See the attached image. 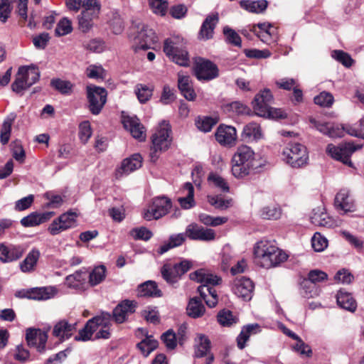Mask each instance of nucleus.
I'll return each instance as SVG.
<instances>
[{"label":"nucleus","instance_id":"nucleus-7","mask_svg":"<svg viewBox=\"0 0 364 364\" xmlns=\"http://www.w3.org/2000/svg\"><path fill=\"white\" fill-rule=\"evenodd\" d=\"M138 306V303L134 300L124 299L118 303L112 313L102 311L100 314H108V321L105 322V328L111 326V321L117 324H122L127 321L130 315L133 314Z\"/></svg>","mask_w":364,"mask_h":364},{"label":"nucleus","instance_id":"nucleus-30","mask_svg":"<svg viewBox=\"0 0 364 364\" xmlns=\"http://www.w3.org/2000/svg\"><path fill=\"white\" fill-rule=\"evenodd\" d=\"M334 204L338 210L344 213L353 210L354 205L350 201L348 192L346 190H341L336 194Z\"/></svg>","mask_w":364,"mask_h":364},{"label":"nucleus","instance_id":"nucleus-21","mask_svg":"<svg viewBox=\"0 0 364 364\" xmlns=\"http://www.w3.org/2000/svg\"><path fill=\"white\" fill-rule=\"evenodd\" d=\"M191 280L201 283V285L207 287L216 286L222 282V278L216 274H213L204 269H199L189 274Z\"/></svg>","mask_w":364,"mask_h":364},{"label":"nucleus","instance_id":"nucleus-46","mask_svg":"<svg viewBox=\"0 0 364 364\" xmlns=\"http://www.w3.org/2000/svg\"><path fill=\"white\" fill-rule=\"evenodd\" d=\"M217 320L221 326L227 327H230L238 321V318L233 316L232 312L225 309L218 312Z\"/></svg>","mask_w":364,"mask_h":364},{"label":"nucleus","instance_id":"nucleus-4","mask_svg":"<svg viewBox=\"0 0 364 364\" xmlns=\"http://www.w3.org/2000/svg\"><path fill=\"white\" fill-rule=\"evenodd\" d=\"M272 101L273 96L269 89L257 94L252 102L255 113L259 117L276 119L287 118V114L283 109L270 107Z\"/></svg>","mask_w":364,"mask_h":364},{"label":"nucleus","instance_id":"nucleus-17","mask_svg":"<svg viewBox=\"0 0 364 364\" xmlns=\"http://www.w3.org/2000/svg\"><path fill=\"white\" fill-rule=\"evenodd\" d=\"M255 284L253 282L247 277L237 278L232 287V291L235 295L242 298L244 301L251 300Z\"/></svg>","mask_w":364,"mask_h":364},{"label":"nucleus","instance_id":"nucleus-24","mask_svg":"<svg viewBox=\"0 0 364 364\" xmlns=\"http://www.w3.org/2000/svg\"><path fill=\"white\" fill-rule=\"evenodd\" d=\"M178 88L181 95L188 101H194L196 93L193 89V82L188 75L178 74Z\"/></svg>","mask_w":364,"mask_h":364},{"label":"nucleus","instance_id":"nucleus-64","mask_svg":"<svg viewBox=\"0 0 364 364\" xmlns=\"http://www.w3.org/2000/svg\"><path fill=\"white\" fill-rule=\"evenodd\" d=\"M92 135V129L90 124L88 121H84L79 125L78 136L80 141L85 144L87 142Z\"/></svg>","mask_w":364,"mask_h":364},{"label":"nucleus","instance_id":"nucleus-2","mask_svg":"<svg viewBox=\"0 0 364 364\" xmlns=\"http://www.w3.org/2000/svg\"><path fill=\"white\" fill-rule=\"evenodd\" d=\"M254 255L256 262L266 269L279 265L288 259L283 250L267 240H261L255 245Z\"/></svg>","mask_w":364,"mask_h":364},{"label":"nucleus","instance_id":"nucleus-34","mask_svg":"<svg viewBox=\"0 0 364 364\" xmlns=\"http://www.w3.org/2000/svg\"><path fill=\"white\" fill-rule=\"evenodd\" d=\"M240 6L250 13L261 14L267 9L268 1L267 0H242L240 1Z\"/></svg>","mask_w":364,"mask_h":364},{"label":"nucleus","instance_id":"nucleus-54","mask_svg":"<svg viewBox=\"0 0 364 364\" xmlns=\"http://www.w3.org/2000/svg\"><path fill=\"white\" fill-rule=\"evenodd\" d=\"M208 181L224 193H228L230 191V187L225 180L217 173H210L208 176Z\"/></svg>","mask_w":364,"mask_h":364},{"label":"nucleus","instance_id":"nucleus-60","mask_svg":"<svg viewBox=\"0 0 364 364\" xmlns=\"http://www.w3.org/2000/svg\"><path fill=\"white\" fill-rule=\"evenodd\" d=\"M72 30L71 21L67 18H63L58 23L55 33L58 36H63L70 33Z\"/></svg>","mask_w":364,"mask_h":364},{"label":"nucleus","instance_id":"nucleus-29","mask_svg":"<svg viewBox=\"0 0 364 364\" xmlns=\"http://www.w3.org/2000/svg\"><path fill=\"white\" fill-rule=\"evenodd\" d=\"M188 238L186 232L172 234L168 237V241L161 245L157 250L159 255H163L169 250L181 246Z\"/></svg>","mask_w":364,"mask_h":364},{"label":"nucleus","instance_id":"nucleus-61","mask_svg":"<svg viewBox=\"0 0 364 364\" xmlns=\"http://www.w3.org/2000/svg\"><path fill=\"white\" fill-rule=\"evenodd\" d=\"M152 91L153 90L150 89L148 86L142 84H139L136 86V90H135V92L139 101L141 103H145L151 97Z\"/></svg>","mask_w":364,"mask_h":364},{"label":"nucleus","instance_id":"nucleus-1","mask_svg":"<svg viewBox=\"0 0 364 364\" xmlns=\"http://www.w3.org/2000/svg\"><path fill=\"white\" fill-rule=\"evenodd\" d=\"M232 173L237 178H242L252 171L261 168V164L255 158L254 151L248 146L237 147L232 158Z\"/></svg>","mask_w":364,"mask_h":364},{"label":"nucleus","instance_id":"nucleus-23","mask_svg":"<svg viewBox=\"0 0 364 364\" xmlns=\"http://www.w3.org/2000/svg\"><path fill=\"white\" fill-rule=\"evenodd\" d=\"M26 340L28 346L36 347L38 351H42L46 348V332L39 328H28Z\"/></svg>","mask_w":364,"mask_h":364},{"label":"nucleus","instance_id":"nucleus-13","mask_svg":"<svg viewBox=\"0 0 364 364\" xmlns=\"http://www.w3.org/2000/svg\"><path fill=\"white\" fill-rule=\"evenodd\" d=\"M194 75L200 81H210L219 76L218 65L210 60L200 58L194 65Z\"/></svg>","mask_w":364,"mask_h":364},{"label":"nucleus","instance_id":"nucleus-39","mask_svg":"<svg viewBox=\"0 0 364 364\" xmlns=\"http://www.w3.org/2000/svg\"><path fill=\"white\" fill-rule=\"evenodd\" d=\"M272 23L267 22L258 23L252 26L250 31L254 33L262 41L267 42L271 36Z\"/></svg>","mask_w":364,"mask_h":364},{"label":"nucleus","instance_id":"nucleus-38","mask_svg":"<svg viewBox=\"0 0 364 364\" xmlns=\"http://www.w3.org/2000/svg\"><path fill=\"white\" fill-rule=\"evenodd\" d=\"M176 270L173 264L165 263L161 268L162 278L169 284H176L181 279Z\"/></svg>","mask_w":364,"mask_h":364},{"label":"nucleus","instance_id":"nucleus-59","mask_svg":"<svg viewBox=\"0 0 364 364\" xmlns=\"http://www.w3.org/2000/svg\"><path fill=\"white\" fill-rule=\"evenodd\" d=\"M314 103L323 107H329L332 105L333 96L327 92H322L314 98Z\"/></svg>","mask_w":364,"mask_h":364},{"label":"nucleus","instance_id":"nucleus-15","mask_svg":"<svg viewBox=\"0 0 364 364\" xmlns=\"http://www.w3.org/2000/svg\"><path fill=\"white\" fill-rule=\"evenodd\" d=\"M77 215L73 212L62 214L58 219L53 221L48 228V230L53 235H58L75 226Z\"/></svg>","mask_w":364,"mask_h":364},{"label":"nucleus","instance_id":"nucleus-33","mask_svg":"<svg viewBox=\"0 0 364 364\" xmlns=\"http://www.w3.org/2000/svg\"><path fill=\"white\" fill-rule=\"evenodd\" d=\"M197 291L207 306L210 308H213L216 306L218 299L217 291L213 287L200 285L198 287Z\"/></svg>","mask_w":364,"mask_h":364},{"label":"nucleus","instance_id":"nucleus-47","mask_svg":"<svg viewBox=\"0 0 364 364\" xmlns=\"http://www.w3.org/2000/svg\"><path fill=\"white\" fill-rule=\"evenodd\" d=\"M97 17L90 14L88 11H82L78 16L79 29L83 33L88 32L93 26V19Z\"/></svg>","mask_w":364,"mask_h":364},{"label":"nucleus","instance_id":"nucleus-36","mask_svg":"<svg viewBox=\"0 0 364 364\" xmlns=\"http://www.w3.org/2000/svg\"><path fill=\"white\" fill-rule=\"evenodd\" d=\"M183 190L187 191V196L178 198V201L183 209H191L196 205L194 200V187L191 183L187 182L183 185Z\"/></svg>","mask_w":364,"mask_h":364},{"label":"nucleus","instance_id":"nucleus-25","mask_svg":"<svg viewBox=\"0 0 364 364\" xmlns=\"http://www.w3.org/2000/svg\"><path fill=\"white\" fill-rule=\"evenodd\" d=\"M223 111L230 117L239 115H251V109L240 101H234L222 105Z\"/></svg>","mask_w":364,"mask_h":364},{"label":"nucleus","instance_id":"nucleus-53","mask_svg":"<svg viewBox=\"0 0 364 364\" xmlns=\"http://www.w3.org/2000/svg\"><path fill=\"white\" fill-rule=\"evenodd\" d=\"M282 210L279 207L266 206L260 211V215L266 220H277L281 217Z\"/></svg>","mask_w":364,"mask_h":364},{"label":"nucleus","instance_id":"nucleus-26","mask_svg":"<svg viewBox=\"0 0 364 364\" xmlns=\"http://www.w3.org/2000/svg\"><path fill=\"white\" fill-rule=\"evenodd\" d=\"M337 304L341 309L354 312L357 309V302L352 294L344 289H341L336 294Z\"/></svg>","mask_w":364,"mask_h":364},{"label":"nucleus","instance_id":"nucleus-18","mask_svg":"<svg viewBox=\"0 0 364 364\" xmlns=\"http://www.w3.org/2000/svg\"><path fill=\"white\" fill-rule=\"evenodd\" d=\"M142 165V157L139 154H134L130 157L124 159L121 166L115 171V178L119 179L139 168Z\"/></svg>","mask_w":364,"mask_h":364},{"label":"nucleus","instance_id":"nucleus-6","mask_svg":"<svg viewBox=\"0 0 364 364\" xmlns=\"http://www.w3.org/2000/svg\"><path fill=\"white\" fill-rule=\"evenodd\" d=\"M171 126L168 121L159 123L155 132L152 134L150 157L153 161L158 159V153L166 151L169 149L172 141Z\"/></svg>","mask_w":364,"mask_h":364},{"label":"nucleus","instance_id":"nucleus-20","mask_svg":"<svg viewBox=\"0 0 364 364\" xmlns=\"http://www.w3.org/2000/svg\"><path fill=\"white\" fill-rule=\"evenodd\" d=\"M219 22L218 13H212L206 16L198 32V38L203 41L212 39L214 30Z\"/></svg>","mask_w":364,"mask_h":364},{"label":"nucleus","instance_id":"nucleus-63","mask_svg":"<svg viewBox=\"0 0 364 364\" xmlns=\"http://www.w3.org/2000/svg\"><path fill=\"white\" fill-rule=\"evenodd\" d=\"M149 6L154 14L164 16L168 8L166 0H149Z\"/></svg>","mask_w":364,"mask_h":364},{"label":"nucleus","instance_id":"nucleus-11","mask_svg":"<svg viewBox=\"0 0 364 364\" xmlns=\"http://www.w3.org/2000/svg\"><path fill=\"white\" fill-rule=\"evenodd\" d=\"M171 207V200L168 197H155L144 212V218L148 221L160 219L168 213Z\"/></svg>","mask_w":364,"mask_h":364},{"label":"nucleus","instance_id":"nucleus-55","mask_svg":"<svg viewBox=\"0 0 364 364\" xmlns=\"http://www.w3.org/2000/svg\"><path fill=\"white\" fill-rule=\"evenodd\" d=\"M130 235L134 240L148 241L152 237L153 233L148 228L145 227H140L133 228L130 231Z\"/></svg>","mask_w":364,"mask_h":364},{"label":"nucleus","instance_id":"nucleus-10","mask_svg":"<svg viewBox=\"0 0 364 364\" xmlns=\"http://www.w3.org/2000/svg\"><path fill=\"white\" fill-rule=\"evenodd\" d=\"M88 109L94 114H99L107 102V91L102 87L95 85L86 87Z\"/></svg>","mask_w":364,"mask_h":364},{"label":"nucleus","instance_id":"nucleus-49","mask_svg":"<svg viewBox=\"0 0 364 364\" xmlns=\"http://www.w3.org/2000/svg\"><path fill=\"white\" fill-rule=\"evenodd\" d=\"M223 33L227 43L239 48L242 47V39L234 29L226 26L223 28Z\"/></svg>","mask_w":364,"mask_h":364},{"label":"nucleus","instance_id":"nucleus-40","mask_svg":"<svg viewBox=\"0 0 364 364\" xmlns=\"http://www.w3.org/2000/svg\"><path fill=\"white\" fill-rule=\"evenodd\" d=\"M186 310L189 316L198 318L203 315L205 309L201 299L194 297L189 301Z\"/></svg>","mask_w":364,"mask_h":364},{"label":"nucleus","instance_id":"nucleus-8","mask_svg":"<svg viewBox=\"0 0 364 364\" xmlns=\"http://www.w3.org/2000/svg\"><path fill=\"white\" fill-rule=\"evenodd\" d=\"M362 147V144H354L353 142H347L338 146L328 144L326 152L334 160L342 162L349 167H353L350 157L355 151L360 149Z\"/></svg>","mask_w":364,"mask_h":364},{"label":"nucleus","instance_id":"nucleus-62","mask_svg":"<svg viewBox=\"0 0 364 364\" xmlns=\"http://www.w3.org/2000/svg\"><path fill=\"white\" fill-rule=\"evenodd\" d=\"M72 348L70 347L66 348L63 350L50 355L47 359V364H60L66 360L68 355L71 353Z\"/></svg>","mask_w":364,"mask_h":364},{"label":"nucleus","instance_id":"nucleus-42","mask_svg":"<svg viewBox=\"0 0 364 364\" xmlns=\"http://www.w3.org/2000/svg\"><path fill=\"white\" fill-rule=\"evenodd\" d=\"M262 136L260 126L255 122H250L246 124L242 131V137L247 140H257Z\"/></svg>","mask_w":364,"mask_h":364},{"label":"nucleus","instance_id":"nucleus-16","mask_svg":"<svg viewBox=\"0 0 364 364\" xmlns=\"http://www.w3.org/2000/svg\"><path fill=\"white\" fill-rule=\"evenodd\" d=\"M216 141L222 146H232L237 139L236 129L230 125L220 124L215 133Z\"/></svg>","mask_w":364,"mask_h":364},{"label":"nucleus","instance_id":"nucleus-28","mask_svg":"<svg viewBox=\"0 0 364 364\" xmlns=\"http://www.w3.org/2000/svg\"><path fill=\"white\" fill-rule=\"evenodd\" d=\"M138 296L141 297H161L162 291L159 289L156 282L148 280L138 286Z\"/></svg>","mask_w":364,"mask_h":364},{"label":"nucleus","instance_id":"nucleus-56","mask_svg":"<svg viewBox=\"0 0 364 364\" xmlns=\"http://www.w3.org/2000/svg\"><path fill=\"white\" fill-rule=\"evenodd\" d=\"M82 6L84 8L82 11H88L94 16H98L101 9V4L98 0H85Z\"/></svg>","mask_w":364,"mask_h":364},{"label":"nucleus","instance_id":"nucleus-32","mask_svg":"<svg viewBox=\"0 0 364 364\" xmlns=\"http://www.w3.org/2000/svg\"><path fill=\"white\" fill-rule=\"evenodd\" d=\"M260 326L258 323H252L244 326L237 337V346L239 349L245 348L246 342L249 340L252 333H257L259 331Z\"/></svg>","mask_w":364,"mask_h":364},{"label":"nucleus","instance_id":"nucleus-48","mask_svg":"<svg viewBox=\"0 0 364 364\" xmlns=\"http://www.w3.org/2000/svg\"><path fill=\"white\" fill-rule=\"evenodd\" d=\"M46 220L44 213L40 214L37 212H33L28 215L23 217L21 220V224L23 227H33L43 223Z\"/></svg>","mask_w":364,"mask_h":364},{"label":"nucleus","instance_id":"nucleus-44","mask_svg":"<svg viewBox=\"0 0 364 364\" xmlns=\"http://www.w3.org/2000/svg\"><path fill=\"white\" fill-rule=\"evenodd\" d=\"M39 255L38 250H32L30 252L24 260L20 264L21 270L23 272L32 271L38 259Z\"/></svg>","mask_w":364,"mask_h":364},{"label":"nucleus","instance_id":"nucleus-22","mask_svg":"<svg viewBox=\"0 0 364 364\" xmlns=\"http://www.w3.org/2000/svg\"><path fill=\"white\" fill-rule=\"evenodd\" d=\"M77 323H70L66 320L58 321L53 327V335L59 338L60 343L69 339L76 330Z\"/></svg>","mask_w":364,"mask_h":364},{"label":"nucleus","instance_id":"nucleus-5","mask_svg":"<svg viewBox=\"0 0 364 364\" xmlns=\"http://www.w3.org/2000/svg\"><path fill=\"white\" fill-rule=\"evenodd\" d=\"M129 38L132 41V47L135 52L151 49L157 42L154 31L141 23H133Z\"/></svg>","mask_w":364,"mask_h":364},{"label":"nucleus","instance_id":"nucleus-37","mask_svg":"<svg viewBox=\"0 0 364 364\" xmlns=\"http://www.w3.org/2000/svg\"><path fill=\"white\" fill-rule=\"evenodd\" d=\"M211 343L208 336L200 334L198 342L194 346V356L198 358L207 355L210 350Z\"/></svg>","mask_w":364,"mask_h":364},{"label":"nucleus","instance_id":"nucleus-41","mask_svg":"<svg viewBox=\"0 0 364 364\" xmlns=\"http://www.w3.org/2000/svg\"><path fill=\"white\" fill-rule=\"evenodd\" d=\"M50 87L63 95H70L73 89V84L68 80L53 78L50 80Z\"/></svg>","mask_w":364,"mask_h":364},{"label":"nucleus","instance_id":"nucleus-31","mask_svg":"<svg viewBox=\"0 0 364 364\" xmlns=\"http://www.w3.org/2000/svg\"><path fill=\"white\" fill-rule=\"evenodd\" d=\"M87 279V271L85 268L76 271L74 274L66 277L65 280L69 288L81 289Z\"/></svg>","mask_w":364,"mask_h":364},{"label":"nucleus","instance_id":"nucleus-52","mask_svg":"<svg viewBox=\"0 0 364 364\" xmlns=\"http://www.w3.org/2000/svg\"><path fill=\"white\" fill-rule=\"evenodd\" d=\"M331 57L346 68H350L354 62L348 53L341 50H333L331 52Z\"/></svg>","mask_w":364,"mask_h":364},{"label":"nucleus","instance_id":"nucleus-45","mask_svg":"<svg viewBox=\"0 0 364 364\" xmlns=\"http://www.w3.org/2000/svg\"><path fill=\"white\" fill-rule=\"evenodd\" d=\"M18 70H23L22 75H23L25 80L28 82L30 86L33 85L39 79V70L34 65L22 66L20 67Z\"/></svg>","mask_w":364,"mask_h":364},{"label":"nucleus","instance_id":"nucleus-58","mask_svg":"<svg viewBox=\"0 0 364 364\" xmlns=\"http://www.w3.org/2000/svg\"><path fill=\"white\" fill-rule=\"evenodd\" d=\"M86 75L90 79L104 80L105 70L101 65H91L87 68Z\"/></svg>","mask_w":364,"mask_h":364},{"label":"nucleus","instance_id":"nucleus-27","mask_svg":"<svg viewBox=\"0 0 364 364\" xmlns=\"http://www.w3.org/2000/svg\"><path fill=\"white\" fill-rule=\"evenodd\" d=\"M23 249L19 246L0 245V260L11 262L19 259L23 255Z\"/></svg>","mask_w":364,"mask_h":364},{"label":"nucleus","instance_id":"nucleus-3","mask_svg":"<svg viewBox=\"0 0 364 364\" xmlns=\"http://www.w3.org/2000/svg\"><path fill=\"white\" fill-rule=\"evenodd\" d=\"M163 50L173 63L181 66L189 65V55L186 40L180 36H173L164 42Z\"/></svg>","mask_w":364,"mask_h":364},{"label":"nucleus","instance_id":"nucleus-43","mask_svg":"<svg viewBox=\"0 0 364 364\" xmlns=\"http://www.w3.org/2000/svg\"><path fill=\"white\" fill-rule=\"evenodd\" d=\"M106 277V267L104 265H100L95 267L89 273V284L91 287H95L102 283Z\"/></svg>","mask_w":364,"mask_h":364},{"label":"nucleus","instance_id":"nucleus-51","mask_svg":"<svg viewBox=\"0 0 364 364\" xmlns=\"http://www.w3.org/2000/svg\"><path fill=\"white\" fill-rule=\"evenodd\" d=\"M218 122V119L216 118H213L212 117H203V118H199L196 122V125L197 128L205 132H209L211 131L212 128L215 124Z\"/></svg>","mask_w":364,"mask_h":364},{"label":"nucleus","instance_id":"nucleus-57","mask_svg":"<svg viewBox=\"0 0 364 364\" xmlns=\"http://www.w3.org/2000/svg\"><path fill=\"white\" fill-rule=\"evenodd\" d=\"M311 245L314 251L322 252L328 246V240L319 232H316L311 238Z\"/></svg>","mask_w":364,"mask_h":364},{"label":"nucleus","instance_id":"nucleus-50","mask_svg":"<svg viewBox=\"0 0 364 364\" xmlns=\"http://www.w3.org/2000/svg\"><path fill=\"white\" fill-rule=\"evenodd\" d=\"M161 341L168 350H173L177 346L176 333L173 329H168L161 336Z\"/></svg>","mask_w":364,"mask_h":364},{"label":"nucleus","instance_id":"nucleus-35","mask_svg":"<svg viewBox=\"0 0 364 364\" xmlns=\"http://www.w3.org/2000/svg\"><path fill=\"white\" fill-rule=\"evenodd\" d=\"M310 219L311 222L315 225L323 227L331 225V219L328 215L323 208H317L314 209Z\"/></svg>","mask_w":364,"mask_h":364},{"label":"nucleus","instance_id":"nucleus-12","mask_svg":"<svg viewBox=\"0 0 364 364\" xmlns=\"http://www.w3.org/2000/svg\"><path fill=\"white\" fill-rule=\"evenodd\" d=\"M108 314H100L89 319L75 336V341L85 342L92 340L93 333L100 326L105 328V322L108 321Z\"/></svg>","mask_w":364,"mask_h":364},{"label":"nucleus","instance_id":"nucleus-9","mask_svg":"<svg viewBox=\"0 0 364 364\" xmlns=\"http://www.w3.org/2000/svg\"><path fill=\"white\" fill-rule=\"evenodd\" d=\"M284 160L292 168H300L309 160L306 147L300 143H289L283 150Z\"/></svg>","mask_w":364,"mask_h":364},{"label":"nucleus","instance_id":"nucleus-19","mask_svg":"<svg viewBox=\"0 0 364 364\" xmlns=\"http://www.w3.org/2000/svg\"><path fill=\"white\" fill-rule=\"evenodd\" d=\"M122 122L124 129L128 130L132 136L143 141L146 139L145 128L136 117L124 116Z\"/></svg>","mask_w":364,"mask_h":364},{"label":"nucleus","instance_id":"nucleus-14","mask_svg":"<svg viewBox=\"0 0 364 364\" xmlns=\"http://www.w3.org/2000/svg\"><path fill=\"white\" fill-rule=\"evenodd\" d=\"M186 232L188 238L191 240L210 242L215 238L214 230L204 228L196 223L187 225Z\"/></svg>","mask_w":364,"mask_h":364}]
</instances>
